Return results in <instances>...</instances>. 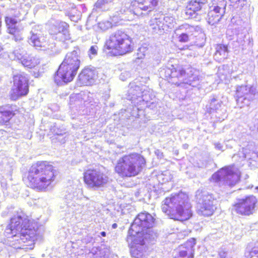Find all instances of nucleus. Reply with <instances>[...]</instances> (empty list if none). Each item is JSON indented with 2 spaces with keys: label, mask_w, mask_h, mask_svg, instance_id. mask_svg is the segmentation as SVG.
<instances>
[{
  "label": "nucleus",
  "mask_w": 258,
  "mask_h": 258,
  "mask_svg": "<svg viewBox=\"0 0 258 258\" xmlns=\"http://www.w3.org/2000/svg\"><path fill=\"white\" fill-rule=\"evenodd\" d=\"M145 237L127 235L126 239L130 243V253L133 258H150V251L145 245Z\"/></svg>",
  "instance_id": "obj_12"
},
{
  "label": "nucleus",
  "mask_w": 258,
  "mask_h": 258,
  "mask_svg": "<svg viewBox=\"0 0 258 258\" xmlns=\"http://www.w3.org/2000/svg\"><path fill=\"white\" fill-rule=\"evenodd\" d=\"M16 105L7 104L0 106V125L7 124L17 114L20 113V109Z\"/></svg>",
  "instance_id": "obj_13"
},
{
  "label": "nucleus",
  "mask_w": 258,
  "mask_h": 258,
  "mask_svg": "<svg viewBox=\"0 0 258 258\" xmlns=\"http://www.w3.org/2000/svg\"><path fill=\"white\" fill-rule=\"evenodd\" d=\"M256 202L255 197L253 196L238 199L236 202L232 204L231 211L240 216H250L254 213Z\"/></svg>",
  "instance_id": "obj_11"
},
{
  "label": "nucleus",
  "mask_w": 258,
  "mask_h": 258,
  "mask_svg": "<svg viewBox=\"0 0 258 258\" xmlns=\"http://www.w3.org/2000/svg\"><path fill=\"white\" fill-rule=\"evenodd\" d=\"M188 29H194V28L192 26H188Z\"/></svg>",
  "instance_id": "obj_37"
},
{
  "label": "nucleus",
  "mask_w": 258,
  "mask_h": 258,
  "mask_svg": "<svg viewBox=\"0 0 258 258\" xmlns=\"http://www.w3.org/2000/svg\"><path fill=\"white\" fill-rule=\"evenodd\" d=\"M218 258H231V257H229L228 256L226 251L222 250L219 252Z\"/></svg>",
  "instance_id": "obj_33"
},
{
  "label": "nucleus",
  "mask_w": 258,
  "mask_h": 258,
  "mask_svg": "<svg viewBox=\"0 0 258 258\" xmlns=\"http://www.w3.org/2000/svg\"><path fill=\"white\" fill-rule=\"evenodd\" d=\"M29 43L36 48L45 47L47 42L43 37H39L36 34H33L29 38Z\"/></svg>",
  "instance_id": "obj_24"
},
{
  "label": "nucleus",
  "mask_w": 258,
  "mask_h": 258,
  "mask_svg": "<svg viewBox=\"0 0 258 258\" xmlns=\"http://www.w3.org/2000/svg\"><path fill=\"white\" fill-rule=\"evenodd\" d=\"M56 170L52 163L47 160L32 163L23 177L27 187L38 191H44L55 180Z\"/></svg>",
  "instance_id": "obj_1"
},
{
  "label": "nucleus",
  "mask_w": 258,
  "mask_h": 258,
  "mask_svg": "<svg viewBox=\"0 0 258 258\" xmlns=\"http://www.w3.org/2000/svg\"><path fill=\"white\" fill-rule=\"evenodd\" d=\"M98 47L96 45L91 46L89 52L91 54L96 55L97 53Z\"/></svg>",
  "instance_id": "obj_32"
},
{
  "label": "nucleus",
  "mask_w": 258,
  "mask_h": 258,
  "mask_svg": "<svg viewBox=\"0 0 258 258\" xmlns=\"http://www.w3.org/2000/svg\"><path fill=\"white\" fill-rule=\"evenodd\" d=\"M216 101V99H213L211 101Z\"/></svg>",
  "instance_id": "obj_39"
},
{
  "label": "nucleus",
  "mask_w": 258,
  "mask_h": 258,
  "mask_svg": "<svg viewBox=\"0 0 258 258\" xmlns=\"http://www.w3.org/2000/svg\"><path fill=\"white\" fill-rule=\"evenodd\" d=\"M83 180L86 186L91 189L104 187L108 182V176L98 168H89L83 173Z\"/></svg>",
  "instance_id": "obj_9"
},
{
  "label": "nucleus",
  "mask_w": 258,
  "mask_h": 258,
  "mask_svg": "<svg viewBox=\"0 0 258 258\" xmlns=\"http://www.w3.org/2000/svg\"><path fill=\"white\" fill-rule=\"evenodd\" d=\"M98 27L103 31L108 30L110 27V23L108 21L101 22L98 23Z\"/></svg>",
  "instance_id": "obj_30"
},
{
  "label": "nucleus",
  "mask_w": 258,
  "mask_h": 258,
  "mask_svg": "<svg viewBox=\"0 0 258 258\" xmlns=\"http://www.w3.org/2000/svg\"><path fill=\"white\" fill-rule=\"evenodd\" d=\"M3 50V46L2 45L0 44V55H1L2 54V52Z\"/></svg>",
  "instance_id": "obj_34"
},
{
  "label": "nucleus",
  "mask_w": 258,
  "mask_h": 258,
  "mask_svg": "<svg viewBox=\"0 0 258 258\" xmlns=\"http://www.w3.org/2000/svg\"><path fill=\"white\" fill-rule=\"evenodd\" d=\"M215 55L225 56V53L228 51V45L223 44H218L216 45Z\"/></svg>",
  "instance_id": "obj_25"
},
{
  "label": "nucleus",
  "mask_w": 258,
  "mask_h": 258,
  "mask_svg": "<svg viewBox=\"0 0 258 258\" xmlns=\"http://www.w3.org/2000/svg\"><path fill=\"white\" fill-rule=\"evenodd\" d=\"M113 0H97L95 4V6L97 8H101L104 6L112 3Z\"/></svg>",
  "instance_id": "obj_29"
},
{
  "label": "nucleus",
  "mask_w": 258,
  "mask_h": 258,
  "mask_svg": "<svg viewBox=\"0 0 258 258\" xmlns=\"http://www.w3.org/2000/svg\"><path fill=\"white\" fill-rule=\"evenodd\" d=\"M146 160L142 154L131 152L119 157L114 166V172L122 178L137 176L146 165Z\"/></svg>",
  "instance_id": "obj_3"
},
{
  "label": "nucleus",
  "mask_w": 258,
  "mask_h": 258,
  "mask_svg": "<svg viewBox=\"0 0 258 258\" xmlns=\"http://www.w3.org/2000/svg\"><path fill=\"white\" fill-rule=\"evenodd\" d=\"M240 172L233 166L229 165L223 167L213 173L210 180L215 183L223 181L225 185L233 187L240 181Z\"/></svg>",
  "instance_id": "obj_8"
},
{
  "label": "nucleus",
  "mask_w": 258,
  "mask_h": 258,
  "mask_svg": "<svg viewBox=\"0 0 258 258\" xmlns=\"http://www.w3.org/2000/svg\"><path fill=\"white\" fill-rule=\"evenodd\" d=\"M248 256L251 258V257L258 254V246H254L252 247L251 250L248 252Z\"/></svg>",
  "instance_id": "obj_31"
},
{
  "label": "nucleus",
  "mask_w": 258,
  "mask_h": 258,
  "mask_svg": "<svg viewBox=\"0 0 258 258\" xmlns=\"http://www.w3.org/2000/svg\"><path fill=\"white\" fill-rule=\"evenodd\" d=\"M155 225V219L147 212H141L135 218L128 230V236L145 237Z\"/></svg>",
  "instance_id": "obj_7"
},
{
  "label": "nucleus",
  "mask_w": 258,
  "mask_h": 258,
  "mask_svg": "<svg viewBox=\"0 0 258 258\" xmlns=\"http://www.w3.org/2000/svg\"><path fill=\"white\" fill-rule=\"evenodd\" d=\"M216 209L213 204V200L211 198H207L204 200L202 204L197 210V212L200 216L210 217L213 215Z\"/></svg>",
  "instance_id": "obj_17"
},
{
  "label": "nucleus",
  "mask_w": 258,
  "mask_h": 258,
  "mask_svg": "<svg viewBox=\"0 0 258 258\" xmlns=\"http://www.w3.org/2000/svg\"><path fill=\"white\" fill-rule=\"evenodd\" d=\"M116 226H117V225H116V224H115V223H114V224H113L112 225V227H113V228H116Z\"/></svg>",
  "instance_id": "obj_36"
},
{
  "label": "nucleus",
  "mask_w": 258,
  "mask_h": 258,
  "mask_svg": "<svg viewBox=\"0 0 258 258\" xmlns=\"http://www.w3.org/2000/svg\"><path fill=\"white\" fill-rule=\"evenodd\" d=\"M196 240L191 238L179 246L178 255L175 258H194V249Z\"/></svg>",
  "instance_id": "obj_15"
},
{
  "label": "nucleus",
  "mask_w": 258,
  "mask_h": 258,
  "mask_svg": "<svg viewBox=\"0 0 258 258\" xmlns=\"http://www.w3.org/2000/svg\"><path fill=\"white\" fill-rule=\"evenodd\" d=\"M202 6L194 0H190L186 7L185 15L189 18L196 17L198 12L202 10Z\"/></svg>",
  "instance_id": "obj_22"
},
{
  "label": "nucleus",
  "mask_w": 258,
  "mask_h": 258,
  "mask_svg": "<svg viewBox=\"0 0 258 258\" xmlns=\"http://www.w3.org/2000/svg\"><path fill=\"white\" fill-rule=\"evenodd\" d=\"M165 77L168 81L178 85H179L176 80L185 76V70L179 64L172 65L171 68H167L165 70Z\"/></svg>",
  "instance_id": "obj_14"
},
{
  "label": "nucleus",
  "mask_w": 258,
  "mask_h": 258,
  "mask_svg": "<svg viewBox=\"0 0 258 258\" xmlns=\"http://www.w3.org/2000/svg\"><path fill=\"white\" fill-rule=\"evenodd\" d=\"M126 20L131 21H132L133 19H126Z\"/></svg>",
  "instance_id": "obj_38"
},
{
  "label": "nucleus",
  "mask_w": 258,
  "mask_h": 258,
  "mask_svg": "<svg viewBox=\"0 0 258 258\" xmlns=\"http://www.w3.org/2000/svg\"><path fill=\"white\" fill-rule=\"evenodd\" d=\"M30 82L28 76L20 73L13 76V85L9 94L11 100L15 101L26 96L29 92Z\"/></svg>",
  "instance_id": "obj_10"
},
{
  "label": "nucleus",
  "mask_w": 258,
  "mask_h": 258,
  "mask_svg": "<svg viewBox=\"0 0 258 258\" xmlns=\"http://www.w3.org/2000/svg\"><path fill=\"white\" fill-rule=\"evenodd\" d=\"M129 92L131 95L136 96L143 93L142 89L140 86L136 85H133L130 87Z\"/></svg>",
  "instance_id": "obj_26"
},
{
  "label": "nucleus",
  "mask_w": 258,
  "mask_h": 258,
  "mask_svg": "<svg viewBox=\"0 0 258 258\" xmlns=\"http://www.w3.org/2000/svg\"><path fill=\"white\" fill-rule=\"evenodd\" d=\"M224 15L223 9L219 6H214L208 14V22L211 25L219 23Z\"/></svg>",
  "instance_id": "obj_20"
},
{
  "label": "nucleus",
  "mask_w": 258,
  "mask_h": 258,
  "mask_svg": "<svg viewBox=\"0 0 258 258\" xmlns=\"http://www.w3.org/2000/svg\"><path fill=\"white\" fill-rule=\"evenodd\" d=\"M134 48L133 39L124 31L118 30L105 40L102 50L108 56L115 57L131 53Z\"/></svg>",
  "instance_id": "obj_4"
},
{
  "label": "nucleus",
  "mask_w": 258,
  "mask_h": 258,
  "mask_svg": "<svg viewBox=\"0 0 258 258\" xmlns=\"http://www.w3.org/2000/svg\"><path fill=\"white\" fill-rule=\"evenodd\" d=\"M2 77H0V81H1V80H2Z\"/></svg>",
  "instance_id": "obj_40"
},
{
  "label": "nucleus",
  "mask_w": 258,
  "mask_h": 258,
  "mask_svg": "<svg viewBox=\"0 0 258 258\" xmlns=\"http://www.w3.org/2000/svg\"><path fill=\"white\" fill-rule=\"evenodd\" d=\"M190 41V35L186 33H182L179 34L175 42V46L180 50H184L188 49L189 46L187 45H184L181 46L180 44H184Z\"/></svg>",
  "instance_id": "obj_23"
},
{
  "label": "nucleus",
  "mask_w": 258,
  "mask_h": 258,
  "mask_svg": "<svg viewBox=\"0 0 258 258\" xmlns=\"http://www.w3.org/2000/svg\"><path fill=\"white\" fill-rule=\"evenodd\" d=\"M145 0H133L129 7V12L139 17L144 15V12H148V8L145 6Z\"/></svg>",
  "instance_id": "obj_18"
},
{
  "label": "nucleus",
  "mask_w": 258,
  "mask_h": 258,
  "mask_svg": "<svg viewBox=\"0 0 258 258\" xmlns=\"http://www.w3.org/2000/svg\"><path fill=\"white\" fill-rule=\"evenodd\" d=\"M96 76L97 74L94 70L85 67L80 73L78 79L83 85H89Z\"/></svg>",
  "instance_id": "obj_19"
},
{
  "label": "nucleus",
  "mask_w": 258,
  "mask_h": 258,
  "mask_svg": "<svg viewBox=\"0 0 258 258\" xmlns=\"http://www.w3.org/2000/svg\"><path fill=\"white\" fill-rule=\"evenodd\" d=\"M161 209L170 219L184 222L193 216L192 206L188 195L179 192L166 197L161 205Z\"/></svg>",
  "instance_id": "obj_2"
},
{
  "label": "nucleus",
  "mask_w": 258,
  "mask_h": 258,
  "mask_svg": "<svg viewBox=\"0 0 258 258\" xmlns=\"http://www.w3.org/2000/svg\"><path fill=\"white\" fill-rule=\"evenodd\" d=\"M34 221L28 217L17 216L12 218L7 230L12 236H19L23 242L34 241L36 237Z\"/></svg>",
  "instance_id": "obj_6"
},
{
  "label": "nucleus",
  "mask_w": 258,
  "mask_h": 258,
  "mask_svg": "<svg viewBox=\"0 0 258 258\" xmlns=\"http://www.w3.org/2000/svg\"><path fill=\"white\" fill-rule=\"evenodd\" d=\"M5 22L8 28L9 34L13 35L14 39L16 41L23 39V37L18 28L16 26L18 20L16 17L6 16L5 17Z\"/></svg>",
  "instance_id": "obj_16"
},
{
  "label": "nucleus",
  "mask_w": 258,
  "mask_h": 258,
  "mask_svg": "<svg viewBox=\"0 0 258 258\" xmlns=\"http://www.w3.org/2000/svg\"><path fill=\"white\" fill-rule=\"evenodd\" d=\"M17 59L24 67L29 69L34 68L38 64L37 59L26 54L17 56Z\"/></svg>",
  "instance_id": "obj_21"
},
{
  "label": "nucleus",
  "mask_w": 258,
  "mask_h": 258,
  "mask_svg": "<svg viewBox=\"0 0 258 258\" xmlns=\"http://www.w3.org/2000/svg\"><path fill=\"white\" fill-rule=\"evenodd\" d=\"M81 66L80 56L76 50L68 53L53 76L57 85L67 84L72 82Z\"/></svg>",
  "instance_id": "obj_5"
},
{
  "label": "nucleus",
  "mask_w": 258,
  "mask_h": 258,
  "mask_svg": "<svg viewBox=\"0 0 258 258\" xmlns=\"http://www.w3.org/2000/svg\"><path fill=\"white\" fill-rule=\"evenodd\" d=\"M149 1V4L146 6L148 8V12H151L153 11L155 8L157 6L159 0H147Z\"/></svg>",
  "instance_id": "obj_27"
},
{
  "label": "nucleus",
  "mask_w": 258,
  "mask_h": 258,
  "mask_svg": "<svg viewBox=\"0 0 258 258\" xmlns=\"http://www.w3.org/2000/svg\"><path fill=\"white\" fill-rule=\"evenodd\" d=\"M100 234H101V236L103 237H105L106 236V233L104 231L101 232Z\"/></svg>",
  "instance_id": "obj_35"
},
{
  "label": "nucleus",
  "mask_w": 258,
  "mask_h": 258,
  "mask_svg": "<svg viewBox=\"0 0 258 258\" xmlns=\"http://www.w3.org/2000/svg\"><path fill=\"white\" fill-rule=\"evenodd\" d=\"M232 5L236 8H241L246 2V0H230Z\"/></svg>",
  "instance_id": "obj_28"
}]
</instances>
